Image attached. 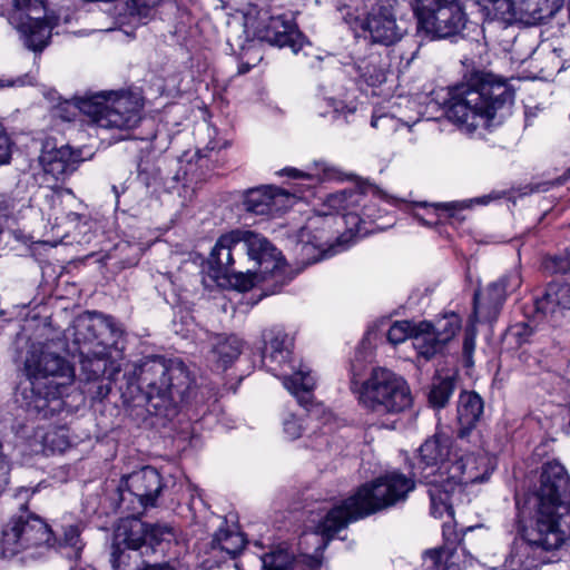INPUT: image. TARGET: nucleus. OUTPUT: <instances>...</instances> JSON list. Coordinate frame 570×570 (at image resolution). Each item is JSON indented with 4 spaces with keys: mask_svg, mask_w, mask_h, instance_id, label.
<instances>
[{
    "mask_svg": "<svg viewBox=\"0 0 570 570\" xmlns=\"http://www.w3.org/2000/svg\"><path fill=\"white\" fill-rule=\"evenodd\" d=\"M257 61H261L262 60V56L258 55L257 58H256Z\"/></svg>",
    "mask_w": 570,
    "mask_h": 570,
    "instance_id": "obj_61",
    "label": "nucleus"
},
{
    "mask_svg": "<svg viewBox=\"0 0 570 570\" xmlns=\"http://www.w3.org/2000/svg\"><path fill=\"white\" fill-rule=\"evenodd\" d=\"M324 176H325L326 178H327V177H330V174H328V171H327V170H324Z\"/></svg>",
    "mask_w": 570,
    "mask_h": 570,
    "instance_id": "obj_60",
    "label": "nucleus"
},
{
    "mask_svg": "<svg viewBox=\"0 0 570 570\" xmlns=\"http://www.w3.org/2000/svg\"><path fill=\"white\" fill-rule=\"evenodd\" d=\"M417 31L431 39L459 35L468 17L459 0H412Z\"/></svg>",
    "mask_w": 570,
    "mask_h": 570,
    "instance_id": "obj_15",
    "label": "nucleus"
},
{
    "mask_svg": "<svg viewBox=\"0 0 570 570\" xmlns=\"http://www.w3.org/2000/svg\"><path fill=\"white\" fill-rule=\"evenodd\" d=\"M134 379L137 389L145 395L149 411L159 413L178 404L198 403V390L189 371L179 360L166 361L150 357L135 366Z\"/></svg>",
    "mask_w": 570,
    "mask_h": 570,
    "instance_id": "obj_5",
    "label": "nucleus"
},
{
    "mask_svg": "<svg viewBox=\"0 0 570 570\" xmlns=\"http://www.w3.org/2000/svg\"><path fill=\"white\" fill-rule=\"evenodd\" d=\"M569 178H570V169L567 170V173L561 178L557 179V184L562 185V184L567 183Z\"/></svg>",
    "mask_w": 570,
    "mask_h": 570,
    "instance_id": "obj_56",
    "label": "nucleus"
},
{
    "mask_svg": "<svg viewBox=\"0 0 570 570\" xmlns=\"http://www.w3.org/2000/svg\"><path fill=\"white\" fill-rule=\"evenodd\" d=\"M358 77L368 86L376 87L385 82L386 70L380 65L377 57H371L367 60H362L356 65Z\"/></svg>",
    "mask_w": 570,
    "mask_h": 570,
    "instance_id": "obj_36",
    "label": "nucleus"
},
{
    "mask_svg": "<svg viewBox=\"0 0 570 570\" xmlns=\"http://www.w3.org/2000/svg\"><path fill=\"white\" fill-rule=\"evenodd\" d=\"M552 269L556 273H570V252L564 256H557L551 259Z\"/></svg>",
    "mask_w": 570,
    "mask_h": 570,
    "instance_id": "obj_49",
    "label": "nucleus"
},
{
    "mask_svg": "<svg viewBox=\"0 0 570 570\" xmlns=\"http://www.w3.org/2000/svg\"><path fill=\"white\" fill-rule=\"evenodd\" d=\"M446 570H458L456 568H448Z\"/></svg>",
    "mask_w": 570,
    "mask_h": 570,
    "instance_id": "obj_62",
    "label": "nucleus"
},
{
    "mask_svg": "<svg viewBox=\"0 0 570 570\" xmlns=\"http://www.w3.org/2000/svg\"><path fill=\"white\" fill-rule=\"evenodd\" d=\"M174 538L171 528L161 524H147L139 519L128 518L119 522L115 530L114 541L124 544L128 550H139L141 554L155 551L156 546L169 542Z\"/></svg>",
    "mask_w": 570,
    "mask_h": 570,
    "instance_id": "obj_18",
    "label": "nucleus"
},
{
    "mask_svg": "<svg viewBox=\"0 0 570 570\" xmlns=\"http://www.w3.org/2000/svg\"><path fill=\"white\" fill-rule=\"evenodd\" d=\"M75 107L98 127L130 130L141 119L142 104L130 92H98L76 100Z\"/></svg>",
    "mask_w": 570,
    "mask_h": 570,
    "instance_id": "obj_8",
    "label": "nucleus"
},
{
    "mask_svg": "<svg viewBox=\"0 0 570 570\" xmlns=\"http://www.w3.org/2000/svg\"><path fill=\"white\" fill-rule=\"evenodd\" d=\"M521 284V273L518 268H513L498 281L490 283L485 288L475 292L472 318L478 322L495 320L508 295L515 292Z\"/></svg>",
    "mask_w": 570,
    "mask_h": 570,
    "instance_id": "obj_19",
    "label": "nucleus"
},
{
    "mask_svg": "<svg viewBox=\"0 0 570 570\" xmlns=\"http://www.w3.org/2000/svg\"><path fill=\"white\" fill-rule=\"evenodd\" d=\"M125 484L142 507H154L161 490V478L156 469L145 466L128 475Z\"/></svg>",
    "mask_w": 570,
    "mask_h": 570,
    "instance_id": "obj_25",
    "label": "nucleus"
},
{
    "mask_svg": "<svg viewBox=\"0 0 570 570\" xmlns=\"http://www.w3.org/2000/svg\"><path fill=\"white\" fill-rule=\"evenodd\" d=\"M305 430L304 424L299 417L293 413H288L283 419V432L288 440H296L302 436Z\"/></svg>",
    "mask_w": 570,
    "mask_h": 570,
    "instance_id": "obj_43",
    "label": "nucleus"
},
{
    "mask_svg": "<svg viewBox=\"0 0 570 570\" xmlns=\"http://www.w3.org/2000/svg\"><path fill=\"white\" fill-rule=\"evenodd\" d=\"M243 351V341L236 335H215L212 343V357L218 367L226 370Z\"/></svg>",
    "mask_w": 570,
    "mask_h": 570,
    "instance_id": "obj_29",
    "label": "nucleus"
},
{
    "mask_svg": "<svg viewBox=\"0 0 570 570\" xmlns=\"http://www.w3.org/2000/svg\"><path fill=\"white\" fill-rule=\"evenodd\" d=\"M449 95L446 117L465 132L499 125L514 99L510 86L492 75H475Z\"/></svg>",
    "mask_w": 570,
    "mask_h": 570,
    "instance_id": "obj_4",
    "label": "nucleus"
},
{
    "mask_svg": "<svg viewBox=\"0 0 570 570\" xmlns=\"http://www.w3.org/2000/svg\"><path fill=\"white\" fill-rule=\"evenodd\" d=\"M293 560V554L283 547H277L275 550L261 557L262 568L264 570H289Z\"/></svg>",
    "mask_w": 570,
    "mask_h": 570,
    "instance_id": "obj_40",
    "label": "nucleus"
},
{
    "mask_svg": "<svg viewBox=\"0 0 570 570\" xmlns=\"http://www.w3.org/2000/svg\"><path fill=\"white\" fill-rule=\"evenodd\" d=\"M81 161L80 151L73 150L69 145L57 147L51 140L42 145L39 163L47 179L63 181L71 175Z\"/></svg>",
    "mask_w": 570,
    "mask_h": 570,
    "instance_id": "obj_22",
    "label": "nucleus"
},
{
    "mask_svg": "<svg viewBox=\"0 0 570 570\" xmlns=\"http://www.w3.org/2000/svg\"><path fill=\"white\" fill-rule=\"evenodd\" d=\"M461 317L455 313H446L432 322L434 334L444 346L456 335L461 328Z\"/></svg>",
    "mask_w": 570,
    "mask_h": 570,
    "instance_id": "obj_38",
    "label": "nucleus"
},
{
    "mask_svg": "<svg viewBox=\"0 0 570 570\" xmlns=\"http://www.w3.org/2000/svg\"><path fill=\"white\" fill-rule=\"evenodd\" d=\"M239 234L249 259L258 265V271L252 272L255 286H259L265 295L278 293L292 279V276L286 273L281 252L261 234L248 229H239Z\"/></svg>",
    "mask_w": 570,
    "mask_h": 570,
    "instance_id": "obj_13",
    "label": "nucleus"
},
{
    "mask_svg": "<svg viewBox=\"0 0 570 570\" xmlns=\"http://www.w3.org/2000/svg\"><path fill=\"white\" fill-rule=\"evenodd\" d=\"M492 197L490 195L476 197L469 200L458 202L460 205L456 206V210H461L463 208L470 207L472 204L476 205H488L491 202Z\"/></svg>",
    "mask_w": 570,
    "mask_h": 570,
    "instance_id": "obj_51",
    "label": "nucleus"
},
{
    "mask_svg": "<svg viewBox=\"0 0 570 570\" xmlns=\"http://www.w3.org/2000/svg\"><path fill=\"white\" fill-rule=\"evenodd\" d=\"M563 0H480L479 4L485 19L512 24L517 21L542 18L548 2L557 4Z\"/></svg>",
    "mask_w": 570,
    "mask_h": 570,
    "instance_id": "obj_20",
    "label": "nucleus"
},
{
    "mask_svg": "<svg viewBox=\"0 0 570 570\" xmlns=\"http://www.w3.org/2000/svg\"><path fill=\"white\" fill-rule=\"evenodd\" d=\"M293 337L285 331H272L263 352V365L283 381L285 389L301 405L306 406L312 400L315 379L306 365L296 364L293 358Z\"/></svg>",
    "mask_w": 570,
    "mask_h": 570,
    "instance_id": "obj_6",
    "label": "nucleus"
},
{
    "mask_svg": "<svg viewBox=\"0 0 570 570\" xmlns=\"http://www.w3.org/2000/svg\"><path fill=\"white\" fill-rule=\"evenodd\" d=\"M250 67H252V65H249L247 62L246 63H240V66L238 68V72L239 73H246V72H248L250 70Z\"/></svg>",
    "mask_w": 570,
    "mask_h": 570,
    "instance_id": "obj_55",
    "label": "nucleus"
},
{
    "mask_svg": "<svg viewBox=\"0 0 570 570\" xmlns=\"http://www.w3.org/2000/svg\"><path fill=\"white\" fill-rule=\"evenodd\" d=\"M124 544L114 541L111 552V566L114 570H177V562L165 561L160 563H144L141 567L136 564L137 554L126 550Z\"/></svg>",
    "mask_w": 570,
    "mask_h": 570,
    "instance_id": "obj_30",
    "label": "nucleus"
},
{
    "mask_svg": "<svg viewBox=\"0 0 570 570\" xmlns=\"http://www.w3.org/2000/svg\"><path fill=\"white\" fill-rule=\"evenodd\" d=\"M11 19L21 33L26 47L33 51H41L48 45L53 29L58 27V19L55 17H47L41 20L27 16L24 20L20 17L19 22H16V16Z\"/></svg>",
    "mask_w": 570,
    "mask_h": 570,
    "instance_id": "obj_26",
    "label": "nucleus"
},
{
    "mask_svg": "<svg viewBox=\"0 0 570 570\" xmlns=\"http://www.w3.org/2000/svg\"><path fill=\"white\" fill-rule=\"evenodd\" d=\"M390 109L387 110L385 107L375 109L371 119V126L385 135L393 134L400 127L409 125L402 119L400 108L395 109V106L392 105Z\"/></svg>",
    "mask_w": 570,
    "mask_h": 570,
    "instance_id": "obj_34",
    "label": "nucleus"
},
{
    "mask_svg": "<svg viewBox=\"0 0 570 570\" xmlns=\"http://www.w3.org/2000/svg\"><path fill=\"white\" fill-rule=\"evenodd\" d=\"M33 493H35V490H30L27 488H20L17 491L16 497L21 500H28Z\"/></svg>",
    "mask_w": 570,
    "mask_h": 570,
    "instance_id": "obj_52",
    "label": "nucleus"
},
{
    "mask_svg": "<svg viewBox=\"0 0 570 570\" xmlns=\"http://www.w3.org/2000/svg\"><path fill=\"white\" fill-rule=\"evenodd\" d=\"M46 0H14L18 10L33 11L45 7Z\"/></svg>",
    "mask_w": 570,
    "mask_h": 570,
    "instance_id": "obj_50",
    "label": "nucleus"
},
{
    "mask_svg": "<svg viewBox=\"0 0 570 570\" xmlns=\"http://www.w3.org/2000/svg\"><path fill=\"white\" fill-rule=\"evenodd\" d=\"M320 114H321V116H326L330 112L328 111H321Z\"/></svg>",
    "mask_w": 570,
    "mask_h": 570,
    "instance_id": "obj_59",
    "label": "nucleus"
},
{
    "mask_svg": "<svg viewBox=\"0 0 570 570\" xmlns=\"http://www.w3.org/2000/svg\"><path fill=\"white\" fill-rule=\"evenodd\" d=\"M303 190L293 188V191L262 186L248 189L244 194L243 206L246 212L254 215L273 216L292 207L296 199L304 198Z\"/></svg>",
    "mask_w": 570,
    "mask_h": 570,
    "instance_id": "obj_21",
    "label": "nucleus"
},
{
    "mask_svg": "<svg viewBox=\"0 0 570 570\" xmlns=\"http://www.w3.org/2000/svg\"><path fill=\"white\" fill-rule=\"evenodd\" d=\"M535 498L534 514L520 529L523 543L511 552L505 570H531L535 562L528 550L556 551L570 540V476L559 461L542 465Z\"/></svg>",
    "mask_w": 570,
    "mask_h": 570,
    "instance_id": "obj_2",
    "label": "nucleus"
},
{
    "mask_svg": "<svg viewBox=\"0 0 570 570\" xmlns=\"http://www.w3.org/2000/svg\"><path fill=\"white\" fill-rule=\"evenodd\" d=\"M459 435L464 438L476 426L483 414V401L475 392H462L458 401Z\"/></svg>",
    "mask_w": 570,
    "mask_h": 570,
    "instance_id": "obj_27",
    "label": "nucleus"
},
{
    "mask_svg": "<svg viewBox=\"0 0 570 570\" xmlns=\"http://www.w3.org/2000/svg\"><path fill=\"white\" fill-rule=\"evenodd\" d=\"M459 203H426L415 202L412 204V216L421 225L432 227L436 225L441 219V213H449L452 215L456 210Z\"/></svg>",
    "mask_w": 570,
    "mask_h": 570,
    "instance_id": "obj_33",
    "label": "nucleus"
},
{
    "mask_svg": "<svg viewBox=\"0 0 570 570\" xmlns=\"http://www.w3.org/2000/svg\"><path fill=\"white\" fill-rule=\"evenodd\" d=\"M363 4L353 10L346 8L343 18L351 26L368 33L372 42L392 46L407 31V22L397 17L396 0H360Z\"/></svg>",
    "mask_w": 570,
    "mask_h": 570,
    "instance_id": "obj_11",
    "label": "nucleus"
},
{
    "mask_svg": "<svg viewBox=\"0 0 570 570\" xmlns=\"http://www.w3.org/2000/svg\"><path fill=\"white\" fill-rule=\"evenodd\" d=\"M245 27L259 39L281 48L289 47L294 53L308 45L291 12L268 16L267 11H258L257 18L248 12L245 16Z\"/></svg>",
    "mask_w": 570,
    "mask_h": 570,
    "instance_id": "obj_16",
    "label": "nucleus"
},
{
    "mask_svg": "<svg viewBox=\"0 0 570 570\" xmlns=\"http://www.w3.org/2000/svg\"><path fill=\"white\" fill-rule=\"evenodd\" d=\"M534 333V326L530 322H519L510 326L509 335L514 337L518 344H523Z\"/></svg>",
    "mask_w": 570,
    "mask_h": 570,
    "instance_id": "obj_44",
    "label": "nucleus"
},
{
    "mask_svg": "<svg viewBox=\"0 0 570 570\" xmlns=\"http://www.w3.org/2000/svg\"><path fill=\"white\" fill-rule=\"evenodd\" d=\"M373 191V196L376 198V199H384L385 202H390V198L385 195H383L381 191L379 190H375V189H372Z\"/></svg>",
    "mask_w": 570,
    "mask_h": 570,
    "instance_id": "obj_54",
    "label": "nucleus"
},
{
    "mask_svg": "<svg viewBox=\"0 0 570 570\" xmlns=\"http://www.w3.org/2000/svg\"><path fill=\"white\" fill-rule=\"evenodd\" d=\"M52 529L22 503L20 512L12 515L3 525L0 549L6 558L22 552L30 558H37L50 549Z\"/></svg>",
    "mask_w": 570,
    "mask_h": 570,
    "instance_id": "obj_9",
    "label": "nucleus"
},
{
    "mask_svg": "<svg viewBox=\"0 0 570 570\" xmlns=\"http://www.w3.org/2000/svg\"><path fill=\"white\" fill-rule=\"evenodd\" d=\"M121 335L114 318L94 313L76 321L77 341L83 340L92 344L87 352H81V371L87 381H94L105 374L108 358L111 356L112 344Z\"/></svg>",
    "mask_w": 570,
    "mask_h": 570,
    "instance_id": "obj_10",
    "label": "nucleus"
},
{
    "mask_svg": "<svg viewBox=\"0 0 570 570\" xmlns=\"http://www.w3.org/2000/svg\"><path fill=\"white\" fill-rule=\"evenodd\" d=\"M475 350V332L466 330L463 341V358L466 366L473 365V353Z\"/></svg>",
    "mask_w": 570,
    "mask_h": 570,
    "instance_id": "obj_45",
    "label": "nucleus"
},
{
    "mask_svg": "<svg viewBox=\"0 0 570 570\" xmlns=\"http://www.w3.org/2000/svg\"><path fill=\"white\" fill-rule=\"evenodd\" d=\"M363 200L364 193L356 188H351L328 195L326 198V204L334 210H346L350 213L354 212L353 209L358 207Z\"/></svg>",
    "mask_w": 570,
    "mask_h": 570,
    "instance_id": "obj_35",
    "label": "nucleus"
},
{
    "mask_svg": "<svg viewBox=\"0 0 570 570\" xmlns=\"http://www.w3.org/2000/svg\"><path fill=\"white\" fill-rule=\"evenodd\" d=\"M360 206H362L361 213L350 212L342 217L347 224L354 225L355 230L350 228L347 233L338 236L334 243L330 242V238L325 237L323 232L320 235L315 234L309 236V229L316 224L315 220H311L308 226L304 227L299 234L302 256L311 264L332 257L350 248L356 235L366 233V230H363L361 227V224L381 217V210L377 208L376 202L367 200L366 194H364V200L361 202Z\"/></svg>",
    "mask_w": 570,
    "mask_h": 570,
    "instance_id": "obj_12",
    "label": "nucleus"
},
{
    "mask_svg": "<svg viewBox=\"0 0 570 570\" xmlns=\"http://www.w3.org/2000/svg\"><path fill=\"white\" fill-rule=\"evenodd\" d=\"M306 410L308 412L309 419L322 420L324 425H327L333 419L332 413L328 412L322 404L311 405V407H307Z\"/></svg>",
    "mask_w": 570,
    "mask_h": 570,
    "instance_id": "obj_48",
    "label": "nucleus"
},
{
    "mask_svg": "<svg viewBox=\"0 0 570 570\" xmlns=\"http://www.w3.org/2000/svg\"><path fill=\"white\" fill-rule=\"evenodd\" d=\"M32 391L43 401L56 400L62 395V389L75 380V370L62 356L42 351L31 353L24 364Z\"/></svg>",
    "mask_w": 570,
    "mask_h": 570,
    "instance_id": "obj_14",
    "label": "nucleus"
},
{
    "mask_svg": "<svg viewBox=\"0 0 570 570\" xmlns=\"http://www.w3.org/2000/svg\"><path fill=\"white\" fill-rule=\"evenodd\" d=\"M414 487L411 478L399 472L386 473L361 485L353 495L326 513L315 532L304 533L301 544H316L313 557L317 559L328 540L350 522L405 501Z\"/></svg>",
    "mask_w": 570,
    "mask_h": 570,
    "instance_id": "obj_3",
    "label": "nucleus"
},
{
    "mask_svg": "<svg viewBox=\"0 0 570 570\" xmlns=\"http://www.w3.org/2000/svg\"><path fill=\"white\" fill-rule=\"evenodd\" d=\"M412 345L417 353V357L429 361L440 353L444 344L439 342L438 336L433 332L432 322L422 321L414 327Z\"/></svg>",
    "mask_w": 570,
    "mask_h": 570,
    "instance_id": "obj_28",
    "label": "nucleus"
},
{
    "mask_svg": "<svg viewBox=\"0 0 570 570\" xmlns=\"http://www.w3.org/2000/svg\"><path fill=\"white\" fill-rule=\"evenodd\" d=\"M333 217L325 216L323 219V225L330 227L332 225Z\"/></svg>",
    "mask_w": 570,
    "mask_h": 570,
    "instance_id": "obj_57",
    "label": "nucleus"
},
{
    "mask_svg": "<svg viewBox=\"0 0 570 570\" xmlns=\"http://www.w3.org/2000/svg\"><path fill=\"white\" fill-rule=\"evenodd\" d=\"M85 529L82 521L65 515L52 530L50 548H55L68 559H79L85 548L81 532Z\"/></svg>",
    "mask_w": 570,
    "mask_h": 570,
    "instance_id": "obj_23",
    "label": "nucleus"
},
{
    "mask_svg": "<svg viewBox=\"0 0 570 570\" xmlns=\"http://www.w3.org/2000/svg\"><path fill=\"white\" fill-rule=\"evenodd\" d=\"M47 203L50 206V218H53L56 225L70 224L72 227H77L79 222L83 218L80 214L66 210V205L69 202H73V194L70 190L65 193L60 190H52L47 195Z\"/></svg>",
    "mask_w": 570,
    "mask_h": 570,
    "instance_id": "obj_31",
    "label": "nucleus"
},
{
    "mask_svg": "<svg viewBox=\"0 0 570 570\" xmlns=\"http://www.w3.org/2000/svg\"><path fill=\"white\" fill-rule=\"evenodd\" d=\"M12 142L0 125V165L9 163L11 158Z\"/></svg>",
    "mask_w": 570,
    "mask_h": 570,
    "instance_id": "obj_47",
    "label": "nucleus"
},
{
    "mask_svg": "<svg viewBox=\"0 0 570 570\" xmlns=\"http://www.w3.org/2000/svg\"><path fill=\"white\" fill-rule=\"evenodd\" d=\"M441 551L440 550H431L426 552V556L434 562L438 563L441 559Z\"/></svg>",
    "mask_w": 570,
    "mask_h": 570,
    "instance_id": "obj_53",
    "label": "nucleus"
},
{
    "mask_svg": "<svg viewBox=\"0 0 570 570\" xmlns=\"http://www.w3.org/2000/svg\"><path fill=\"white\" fill-rule=\"evenodd\" d=\"M244 546L245 539L239 531L219 528L209 543V550L206 551L209 557L204 560V563L208 568L218 566L223 561L235 558L243 550Z\"/></svg>",
    "mask_w": 570,
    "mask_h": 570,
    "instance_id": "obj_24",
    "label": "nucleus"
},
{
    "mask_svg": "<svg viewBox=\"0 0 570 570\" xmlns=\"http://www.w3.org/2000/svg\"><path fill=\"white\" fill-rule=\"evenodd\" d=\"M416 324L417 323H411L409 321H397L393 323L387 331L389 342L396 345L403 343L406 338L412 340Z\"/></svg>",
    "mask_w": 570,
    "mask_h": 570,
    "instance_id": "obj_42",
    "label": "nucleus"
},
{
    "mask_svg": "<svg viewBox=\"0 0 570 570\" xmlns=\"http://www.w3.org/2000/svg\"><path fill=\"white\" fill-rule=\"evenodd\" d=\"M239 229L223 234L213 247L208 264L213 277L216 279L226 278L238 291H248L255 287V278L250 271L246 273L234 271L233 248L240 242Z\"/></svg>",
    "mask_w": 570,
    "mask_h": 570,
    "instance_id": "obj_17",
    "label": "nucleus"
},
{
    "mask_svg": "<svg viewBox=\"0 0 570 570\" xmlns=\"http://www.w3.org/2000/svg\"><path fill=\"white\" fill-rule=\"evenodd\" d=\"M454 387V381L450 377L435 379L429 393V402L433 407H444L452 396Z\"/></svg>",
    "mask_w": 570,
    "mask_h": 570,
    "instance_id": "obj_39",
    "label": "nucleus"
},
{
    "mask_svg": "<svg viewBox=\"0 0 570 570\" xmlns=\"http://www.w3.org/2000/svg\"><path fill=\"white\" fill-rule=\"evenodd\" d=\"M534 308L543 316L553 315L558 309L570 308V285L550 286L541 297L534 299Z\"/></svg>",
    "mask_w": 570,
    "mask_h": 570,
    "instance_id": "obj_32",
    "label": "nucleus"
},
{
    "mask_svg": "<svg viewBox=\"0 0 570 570\" xmlns=\"http://www.w3.org/2000/svg\"><path fill=\"white\" fill-rule=\"evenodd\" d=\"M43 451L63 452L69 446V440L63 428H55L47 431L42 436Z\"/></svg>",
    "mask_w": 570,
    "mask_h": 570,
    "instance_id": "obj_41",
    "label": "nucleus"
},
{
    "mask_svg": "<svg viewBox=\"0 0 570 570\" xmlns=\"http://www.w3.org/2000/svg\"><path fill=\"white\" fill-rule=\"evenodd\" d=\"M324 104L327 108H331L333 119L347 117L357 110V100L353 94L347 91L338 94L336 96H330L324 98Z\"/></svg>",
    "mask_w": 570,
    "mask_h": 570,
    "instance_id": "obj_37",
    "label": "nucleus"
},
{
    "mask_svg": "<svg viewBox=\"0 0 570 570\" xmlns=\"http://www.w3.org/2000/svg\"><path fill=\"white\" fill-rule=\"evenodd\" d=\"M283 173L285 175H287L288 177H292L294 179H302V180H306L307 184L306 186L307 187H313L315 186L316 184H318L322 178L318 176V175H314V174H309V173H303L296 168H285L283 170Z\"/></svg>",
    "mask_w": 570,
    "mask_h": 570,
    "instance_id": "obj_46",
    "label": "nucleus"
},
{
    "mask_svg": "<svg viewBox=\"0 0 570 570\" xmlns=\"http://www.w3.org/2000/svg\"><path fill=\"white\" fill-rule=\"evenodd\" d=\"M493 470L488 454H459L450 436L435 433L420 446L412 473L429 487L432 515L443 518L453 515V504L462 502L464 487L488 481Z\"/></svg>",
    "mask_w": 570,
    "mask_h": 570,
    "instance_id": "obj_1",
    "label": "nucleus"
},
{
    "mask_svg": "<svg viewBox=\"0 0 570 570\" xmlns=\"http://www.w3.org/2000/svg\"><path fill=\"white\" fill-rule=\"evenodd\" d=\"M3 87H4V85L0 81V88H3Z\"/></svg>",
    "mask_w": 570,
    "mask_h": 570,
    "instance_id": "obj_63",
    "label": "nucleus"
},
{
    "mask_svg": "<svg viewBox=\"0 0 570 570\" xmlns=\"http://www.w3.org/2000/svg\"><path fill=\"white\" fill-rule=\"evenodd\" d=\"M360 404L375 414H396L409 409L412 395L405 380L385 367L373 368L370 376L358 384L351 382Z\"/></svg>",
    "mask_w": 570,
    "mask_h": 570,
    "instance_id": "obj_7",
    "label": "nucleus"
},
{
    "mask_svg": "<svg viewBox=\"0 0 570 570\" xmlns=\"http://www.w3.org/2000/svg\"><path fill=\"white\" fill-rule=\"evenodd\" d=\"M108 391H109V389H107L105 392H102V389L100 387L99 394H102L105 396L106 394H108Z\"/></svg>",
    "mask_w": 570,
    "mask_h": 570,
    "instance_id": "obj_58",
    "label": "nucleus"
}]
</instances>
